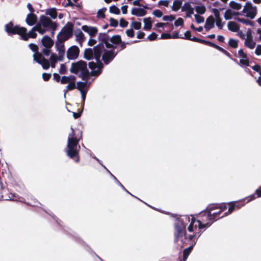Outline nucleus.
Listing matches in <instances>:
<instances>
[{"label": "nucleus", "mask_w": 261, "mask_h": 261, "mask_svg": "<svg viewBox=\"0 0 261 261\" xmlns=\"http://www.w3.org/2000/svg\"><path fill=\"white\" fill-rule=\"evenodd\" d=\"M71 73L78 74V77L82 79H86V74L89 73L95 77L98 76L101 73L95 66V62H87L81 60L71 63L69 69Z\"/></svg>", "instance_id": "1"}, {"label": "nucleus", "mask_w": 261, "mask_h": 261, "mask_svg": "<svg viewBox=\"0 0 261 261\" xmlns=\"http://www.w3.org/2000/svg\"><path fill=\"white\" fill-rule=\"evenodd\" d=\"M71 133L68 137L66 155L71 159L74 160L76 163L80 161L79 151L81 148L79 145V140L75 137L74 129L71 127Z\"/></svg>", "instance_id": "2"}, {"label": "nucleus", "mask_w": 261, "mask_h": 261, "mask_svg": "<svg viewBox=\"0 0 261 261\" xmlns=\"http://www.w3.org/2000/svg\"><path fill=\"white\" fill-rule=\"evenodd\" d=\"M182 218H176L177 222L174 224L175 232H174V242L178 241L179 237L186 234V226L188 223L190 222V218L189 216L184 215L182 216Z\"/></svg>", "instance_id": "3"}, {"label": "nucleus", "mask_w": 261, "mask_h": 261, "mask_svg": "<svg viewBox=\"0 0 261 261\" xmlns=\"http://www.w3.org/2000/svg\"><path fill=\"white\" fill-rule=\"evenodd\" d=\"M92 48L94 49L93 50L94 51V59L96 61V62H95V66L97 68L99 71L102 73L104 65L100 59L106 48L102 43H99Z\"/></svg>", "instance_id": "4"}, {"label": "nucleus", "mask_w": 261, "mask_h": 261, "mask_svg": "<svg viewBox=\"0 0 261 261\" xmlns=\"http://www.w3.org/2000/svg\"><path fill=\"white\" fill-rule=\"evenodd\" d=\"M5 31L10 36L15 34L20 36L22 33H26L27 29L23 27H20L18 25H15L13 22L10 21L5 24Z\"/></svg>", "instance_id": "5"}, {"label": "nucleus", "mask_w": 261, "mask_h": 261, "mask_svg": "<svg viewBox=\"0 0 261 261\" xmlns=\"http://www.w3.org/2000/svg\"><path fill=\"white\" fill-rule=\"evenodd\" d=\"M73 24L71 22H67L58 34L57 37H59L64 39V40H68L71 38L73 35Z\"/></svg>", "instance_id": "6"}, {"label": "nucleus", "mask_w": 261, "mask_h": 261, "mask_svg": "<svg viewBox=\"0 0 261 261\" xmlns=\"http://www.w3.org/2000/svg\"><path fill=\"white\" fill-rule=\"evenodd\" d=\"M118 53V51L115 52L113 49H106L102 55L101 60L103 61V63L105 65H108L113 60Z\"/></svg>", "instance_id": "7"}, {"label": "nucleus", "mask_w": 261, "mask_h": 261, "mask_svg": "<svg viewBox=\"0 0 261 261\" xmlns=\"http://www.w3.org/2000/svg\"><path fill=\"white\" fill-rule=\"evenodd\" d=\"M80 49L76 45H72L68 48L66 53V57L69 60H74L79 58Z\"/></svg>", "instance_id": "8"}, {"label": "nucleus", "mask_w": 261, "mask_h": 261, "mask_svg": "<svg viewBox=\"0 0 261 261\" xmlns=\"http://www.w3.org/2000/svg\"><path fill=\"white\" fill-rule=\"evenodd\" d=\"M33 60L35 62L38 63L42 66L43 69L45 70L48 69L50 67L49 61L45 58L43 56L41 55L39 57L33 56Z\"/></svg>", "instance_id": "9"}, {"label": "nucleus", "mask_w": 261, "mask_h": 261, "mask_svg": "<svg viewBox=\"0 0 261 261\" xmlns=\"http://www.w3.org/2000/svg\"><path fill=\"white\" fill-rule=\"evenodd\" d=\"M37 28V25H36L28 33L27 31L26 33H22L20 35L21 39L24 41H28L30 38H36L37 36V34L36 32Z\"/></svg>", "instance_id": "10"}, {"label": "nucleus", "mask_w": 261, "mask_h": 261, "mask_svg": "<svg viewBox=\"0 0 261 261\" xmlns=\"http://www.w3.org/2000/svg\"><path fill=\"white\" fill-rule=\"evenodd\" d=\"M212 11L215 18L217 19L216 22V25L217 26L219 29L222 30L223 29V27L225 22L222 21V19L220 17V13H219V10H218V9L216 8H213L212 9Z\"/></svg>", "instance_id": "11"}, {"label": "nucleus", "mask_w": 261, "mask_h": 261, "mask_svg": "<svg viewBox=\"0 0 261 261\" xmlns=\"http://www.w3.org/2000/svg\"><path fill=\"white\" fill-rule=\"evenodd\" d=\"M66 41L62 38L57 37V40L55 43V48L58 52H65L64 42Z\"/></svg>", "instance_id": "12"}, {"label": "nucleus", "mask_w": 261, "mask_h": 261, "mask_svg": "<svg viewBox=\"0 0 261 261\" xmlns=\"http://www.w3.org/2000/svg\"><path fill=\"white\" fill-rule=\"evenodd\" d=\"M37 21V15L33 13H30L27 15L25 19L27 24L29 26H33L36 24Z\"/></svg>", "instance_id": "13"}, {"label": "nucleus", "mask_w": 261, "mask_h": 261, "mask_svg": "<svg viewBox=\"0 0 261 261\" xmlns=\"http://www.w3.org/2000/svg\"><path fill=\"white\" fill-rule=\"evenodd\" d=\"M42 46L46 47H51L54 44V40L48 35H45L41 39Z\"/></svg>", "instance_id": "14"}, {"label": "nucleus", "mask_w": 261, "mask_h": 261, "mask_svg": "<svg viewBox=\"0 0 261 261\" xmlns=\"http://www.w3.org/2000/svg\"><path fill=\"white\" fill-rule=\"evenodd\" d=\"M215 20L212 15L208 16L205 21L204 28L206 31H210L214 27Z\"/></svg>", "instance_id": "15"}, {"label": "nucleus", "mask_w": 261, "mask_h": 261, "mask_svg": "<svg viewBox=\"0 0 261 261\" xmlns=\"http://www.w3.org/2000/svg\"><path fill=\"white\" fill-rule=\"evenodd\" d=\"M146 13V11L141 8H133L131 11V14L137 17L144 16Z\"/></svg>", "instance_id": "16"}, {"label": "nucleus", "mask_w": 261, "mask_h": 261, "mask_svg": "<svg viewBox=\"0 0 261 261\" xmlns=\"http://www.w3.org/2000/svg\"><path fill=\"white\" fill-rule=\"evenodd\" d=\"M196 242L197 240H194L193 243H192L189 247L184 249L182 257L183 261H186L187 259L188 256L191 252L194 246L196 244Z\"/></svg>", "instance_id": "17"}, {"label": "nucleus", "mask_w": 261, "mask_h": 261, "mask_svg": "<svg viewBox=\"0 0 261 261\" xmlns=\"http://www.w3.org/2000/svg\"><path fill=\"white\" fill-rule=\"evenodd\" d=\"M39 21L41 26L44 28H47L50 23H52V20L44 15H41L40 16Z\"/></svg>", "instance_id": "18"}, {"label": "nucleus", "mask_w": 261, "mask_h": 261, "mask_svg": "<svg viewBox=\"0 0 261 261\" xmlns=\"http://www.w3.org/2000/svg\"><path fill=\"white\" fill-rule=\"evenodd\" d=\"M94 49L92 48H86L84 53V58L86 60L90 61L94 59Z\"/></svg>", "instance_id": "19"}, {"label": "nucleus", "mask_w": 261, "mask_h": 261, "mask_svg": "<svg viewBox=\"0 0 261 261\" xmlns=\"http://www.w3.org/2000/svg\"><path fill=\"white\" fill-rule=\"evenodd\" d=\"M74 35L76 38V41L79 42L80 46H82V43L84 40V34L80 29H77L74 32Z\"/></svg>", "instance_id": "20"}, {"label": "nucleus", "mask_w": 261, "mask_h": 261, "mask_svg": "<svg viewBox=\"0 0 261 261\" xmlns=\"http://www.w3.org/2000/svg\"><path fill=\"white\" fill-rule=\"evenodd\" d=\"M248 10L245 16L251 19L255 18L257 14V7L256 6L248 7Z\"/></svg>", "instance_id": "21"}, {"label": "nucleus", "mask_w": 261, "mask_h": 261, "mask_svg": "<svg viewBox=\"0 0 261 261\" xmlns=\"http://www.w3.org/2000/svg\"><path fill=\"white\" fill-rule=\"evenodd\" d=\"M86 79H82V80L84 81L83 82L82 81H79L77 82V87L78 88L80 87V85H85L86 86V88H88L89 89V87L91 83V82H89V80L90 79L91 76H93V75H91L89 73L86 74Z\"/></svg>", "instance_id": "22"}, {"label": "nucleus", "mask_w": 261, "mask_h": 261, "mask_svg": "<svg viewBox=\"0 0 261 261\" xmlns=\"http://www.w3.org/2000/svg\"><path fill=\"white\" fill-rule=\"evenodd\" d=\"M221 208L220 206V204H209L207 207H206V209L203 210L201 212L200 214H202L203 213V215L202 216H205V215L207 214V212H211L213 210H216V209H218V208Z\"/></svg>", "instance_id": "23"}, {"label": "nucleus", "mask_w": 261, "mask_h": 261, "mask_svg": "<svg viewBox=\"0 0 261 261\" xmlns=\"http://www.w3.org/2000/svg\"><path fill=\"white\" fill-rule=\"evenodd\" d=\"M45 14L49 15L53 19H56L58 16L57 9L55 8L47 9L45 11Z\"/></svg>", "instance_id": "24"}, {"label": "nucleus", "mask_w": 261, "mask_h": 261, "mask_svg": "<svg viewBox=\"0 0 261 261\" xmlns=\"http://www.w3.org/2000/svg\"><path fill=\"white\" fill-rule=\"evenodd\" d=\"M227 27L228 30L233 32H237L240 30L239 25L234 21H229Z\"/></svg>", "instance_id": "25"}, {"label": "nucleus", "mask_w": 261, "mask_h": 261, "mask_svg": "<svg viewBox=\"0 0 261 261\" xmlns=\"http://www.w3.org/2000/svg\"><path fill=\"white\" fill-rule=\"evenodd\" d=\"M98 39L100 41L99 43H102L104 45V43L107 41H109L110 38L108 35V32L107 33H100L98 34Z\"/></svg>", "instance_id": "26"}, {"label": "nucleus", "mask_w": 261, "mask_h": 261, "mask_svg": "<svg viewBox=\"0 0 261 261\" xmlns=\"http://www.w3.org/2000/svg\"><path fill=\"white\" fill-rule=\"evenodd\" d=\"M196 222L198 223V224L197 226V225H195V227H197L199 230H201L203 228L206 229V228H208L213 223V222H206L205 223H202L199 220H197Z\"/></svg>", "instance_id": "27"}, {"label": "nucleus", "mask_w": 261, "mask_h": 261, "mask_svg": "<svg viewBox=\"0 0 261 261\" xmlns=\"http://www.w3.org/2000/svg\"><path fill=\"white\" fill-rule=\"evenodd\" d=\"M144 26L143 29L145 30H150L152 28V21L150 17L144 18L143 19Z\"/></svg>", "instance_id": "28"}, {"label": "nucleus", "mask_w": 261, "mask_h": 261, "mask_svg": "<svg viewBox=\"0 0 261 261\" xmlns=\"http://www.w3.org/2000/svg\"><path fill=\"white\" fill-rule=\"evenodd\" d=\"M30 49L34 53L33 57L35 55L36 57H39L41 56L40 53L38 51V47L36 44L31 43L29 45Z\"/></svg>", "instance_id": "29"}, {"label": "nucleus", "mask_w": 261, "mask_h": 261, "mask_svg": "<svg viewBox=\"0 0 261 261\" xmlns=\"http://www.w3.org/2000/svg\"><path fill=\"white\" fill-rule=\"evenodd\" d=\"M110 42L114 45H117L120 42H122L121 36L119 35H115L113 36L110 39Z\"/></svg>", "instance_id": "30"}, {"label": "nucleus", "mask_w": 261, "mask_h": 261, "mask_svg": "<svg viewBox=\"0 0 261 261\" xmlns=\"http://www.w3.org/2000/svg\"><path fill=\"white\" fill-rule=\"evenodd\" d=\"M221 212L222 210L214 213H212L211 212H207V214L205 215L206 216L208 220L211 221L213 220L215 218L219 217Z\"/></svg>", "instance_id": "31"}, {"label": "nucleus", "mask_w": 261, "mask_h": 261, "mask_svg": "<svg viewBox=\"0 0 261 261\" xmlns=\"http://www.w3.org/2000/svg\"><path fill=\"white\" fill-rule=\"evenodd\" d=\"M57 55L56 53H51V55L49 58V60L50 62V66H51L52 67H55L56 66V64L57 62Z\"/></svg>", "instance_id": "32"}, {"label": "nucleus", "mask_w": 261, "mask_h": 261, "mask_svg": "<svg viewBox=\"0 0 261 261\" xmlns=\"http://www.w3.org/2000/svg\"><path fill=\"white\" fill-rule=\"evenodd\" d=\"M234 19L237 20L238 21L243 23V24L246 25H250L252 27L254 26V22L252 21H250V20L241 18L239 17H235Z\"/></svg>", "instance_id": "33"}, {"label": "nucleus", "mask_w": 261, "mask_h": 261, "mask_svg": "<svg viewBox=\"0 0 261 261\" xmlns=\"http://www.w3.org/2000/svg\"><path fill=\"white\" fill-rule=\"evenodd\" d=\"M21 199L22 198L17 194L10 193L9 195V198L6 200L22 201Z\"/></svg>", "instance_id": "34"}, {"label": "nucleus", "mask_w": 261, "mask_h": 261, "mask_svg": "<svg viewBox=\"0 0 261 261\" xmlns=\"http://www.w3.org/2000/svg\"><path fill=\"white\" fill-rule=\"evenodd\" d=\"M111 176L114 178L115 180V182L120 186L123 190L125 191L127 193L130 194V195H133L132 194H131L128 190L126 189V188L124 187V186L118 180V179L111 173L110 172L109 173Z\"/></svg>", "instance_id": "35"}, {"label": "nucleus", "mask_w": 261, "mask_h": 261, "mask_svg": "<svg viewBox=\"0 0 261 261\" xmlns=\"http://www.w3.org/2000/svg\"><path fill=\"white\" fill-rule=\"evenodd\" d=\"M194 9H195V11L198 14L202 15L204 14L206 11V8L203 5L197 6Z\"/></svg>", "instance_id": "36"}, {"label": "nucleus", "mask_w": 261, "mask_h": 261, "mask_svg": "<svg viewBox=\"0 0 261 261\" xmlns=\"http://www.w3.org/2000/svg\"><path fill=\"white\" fill-rule=\"evenodd\" d=\"M182 2L181 0H175L173 3V6L172 7V10L173 11H178L181 7Z\"/></svg>", "instance_id": "37"}, {"label": "nucleus", "mask_w": 261, "mask_h": 261, "mask_svg": "<svg viewBox=\"0 0 261 261\" xmlns=\"http://www.w3.org/2000/svg\"><path fill=\"white\" fill-rule=\"evenodd\" d=\"M244 44L249 48L253 49L255 47L256 43L254 41H253L252 39H251L250 40L246 39L244 42Z\"/></svg>", "instance_id": "38"}, {"label": "nucleus", "mask_w": 261, "mask_h": 261, "mask_svg": "<svg viewBox=\"0 0 261 261\" xmlns=\"http://www.w3.org/2000/svg\"><path fill=\"white\" fill-rule=\"evenodd\" d=\"M230 7L236 10H239L242 8V5L240 3H237L233 1H231L229 3Z\"/></svg>", "instance_id": "39"}, {"label": "nucleus", "mask_w": 261, "mask_h": 261, "mask_svg": "<svg viewBox=\"0 0 261 261\" xmlns=\"http://www.w3.org/2000/svg\"><path fill=\"white\" fill-rule=\"evenodd\" d=\"M190 40H191V41H193L194 42H198L200 43H202V44H205L207 45L209 42V41H208V40H203V39H202L201 38H197L196 37H192V38H190Z\"/></svg>", "instance_id": "40"}, {"label": "nucleus", "mask_w": 261, "mask_h": 261, "mask_svg": "<svg viewBox=\"0 0 261 261\" xmlns=\"http://www.w3.org/2000/svg\"><path fill=\"white\" fill-rule=\"evenodd\" d=\"M109 11L111 13H113L116 15L120 14V9L117 7L115 5H112L110 7Z\"/></svg>", "instance_id": "41"}, {"label": "nucleus", "mask_w": 261, "mask_h": 261, "mask_svg": "<svg viewBox=\"0 0 261 261\" xmlns=\"http://www.w3.org/2000/svg\"><path fill=\"white\" fill-rule=\"evenodd\" d=\"M207 45H208L210 46H211V47H213L218 49V50H219L220 51H221L222 53H223L224 51L225 50L224 48H223L222 47H221V46H220L217 45L216 44H215V43H214L213 42H211L210 41H209V42L208 43Z\"/></svg>", "instance_id": "42"}, {"label": "nucleus", "mask_w": 261, "mask_h": 261, "mask_svg": "<svg viewBox=\"0 0 261 261\" xmlns=\"http://www.w3.org/2000/svg\"><path fill=\"white\" fill-rule=\"evenodd\" d=\"M224 17L225 20H230L232 17V11L230 9H227L226 10L224 13Z\"/></svg>", "instance_id": "43"}, {"label": "nucleus", "mask_w": 261, "mask_h": 261, "mask_svg": "<svg viewBox=\"0 0 261 261\" xmlns=\"http://www.w3.org/2000/svg\"><path fill=\"white\" fill-rule=\"evenodd\" d=\"M229 45L233 48H236L238 46V41L232 38H230L228 41Z\"/></svg>", "instance_id": "44"}, {"label": "nucleus", "mask_w": 261, "mask_h": 261, "mask_svg": "<svg viewBox=\"0 0 261 261\" xmlns=\"http://www.w3.org/2000/svg\"><path fill=\"white\" fill-rule=\"evenodd\" d=\"M107 10L106 7H103L98 10L97 13V16L99 18H104L105 17V12Z\"/></svg>", "instance_id": "45"}, {"label": "nucleus", "mask_w": 261, "mask_h": 261, "mask_svg": "<svg viewBox=\"0 0 261 261\" xmlns=\"http://www.w3.org/2000/svg\"><path fill=\"white\" fill-rule=\"evenodd\" d=\"M109 41H107L104 43V46H105L108 49H113V50H115L117 47L116 46L114 45L111 42L110 43Z\"/></svg>", "instance_id": "46"}, {"label": "nucleus", "mask_w": 261, "mask_h": 261, "mask_svg": "<svg viewBox=\"0 0 261 261\" xmlns=\"http://www.w3.org/2000/svg\"><path fill=\"white\" fill-rule=\"evenodd\" d=\"M229 206L228 208V213H230L231 214L235 210L236 206V202L232 201L229 203Z\"/></svg>", "instance_id": "47"}, {"label": "nucleus", "mask_w": 261, "mask_h": 261, "mask_svg": "<svg viewBox=\"0 0 261 261\" xmlns=\"http://www.w3.org/2000/svg\"><path fill=\"white\" fill-rule=\"evenodd\" d=\"M175 16H174L173 15H164L162 18V20L164 21H172L174 20H175Z\"/></svg>", "instance_id": "48"}, {"label": "nucleus", "mask_w": 261, "mask_h": 261, "mask_svg": "<svg viewBox=\"0 0 261 261\" xmlns=\"http://www.w3.org/2000/svg\"><path fill=\"white\" fill-rule=\"evenodd\" d=\"M110 25L112 27L116 28L118 25V20L114 18H110Z\"/></svg>", "instance_id": "49"}, {"label": "nucleus", "mask_w": 261, "mask_h": 261, "mask_svg": "<svg viewBox=\"0 0 261 261\" xmlns=\"http://www.w3.org/2000/svg\"><path fill=\"white\" fill-rule=\"evenodd\" d=\"M192 8L191 7V5L190 4V2H186L184 4L182 7L181 8V11L184 12L185 11H188V10H190Z\"/></svg>", "instance_id": "50"}, {"label": "nucleus", "mask_w": 261, "mask_h": 261, "mask_svg": "<svg viewBox=\"0 0 261 261\" xmlns=\"http://www.w3.org/2000/svg\"><path fill=\"white\" fill-rule=\"evenodd\" d=\"M152 14L157 18H161L163 15V13L159 9H155L153 11Z\"/></svg>", "instance_id": "51"}, {"label": "nucleus", "mask_w": 261, "mask_h": 261, "mask_svg": "<svg viewBox=\"0 0 261 261\" xmlns=\"http://www.w3.org/2000/svg\"><path fill=\"white\" fill-rule=\"evenodd\" d=\"M119 25L121 28H126L128 24V21H127L124 18H121L120 19Z\"/></svg>", "instance_id": "52"}, {"label": "nucleus", "mask_w": 261, "mask_h": 261, "mask_svg": "<svg viewBox=\"0 0 261 261\" xmlns=\"http://www.w3.org/2000/svg\"><path fill=\"white\" fill-rule=\"evenodd\" d=\"M196 22L198 23H201L204 22V18L203 16H199L197 14L194 15Z\"/></svg>", "instance_id": "53"}, {"label": "nucleus", "mask_w": 261, "mask_h": 261, "mask_svg": "<svg viewBox=\"0 0 261 261\" xmlns=\"http://www.w3.org/2000/svg\"><path fill=\"white\" fill-rule=\"evenodd\" d=\"M80 93H81V97L82 99V107L83 109H84L87 91L83 92L81 90H80Z\"/></svg>", "instance_id": "54"}, {"label": "nucleus", "mask_w": 261, "mask_h": 261, "mask_svg": "<svg viewBox=\"0 0 261 261\" xmlns=\"http://www.w3.org/2000/svg\"><path fill=\"white\" fill-rule=\"evenodd\" d=\"M50 48H51V47H44L43 49L42 50V54L45 56H46V57L49 56V55H50V54L51 53Z\"/></svg>", "instance_id": "55"}, {"label": "nucleus", "mask_w": 261, "mask_h": 261, "mask_svg": "<svg viewBox=\"0 0 261 261\" xmlns=\"http://www.w3.org/2000/svg\"><path fill=\"white\" fill-rule=\"evenodd\" d=\"M158 37V34L154 32L151 33L147 37V39L149 41H153L155 40Z\"/></svg>", "instance_id": "56"}, {"label": "nucleus", "mask_w": 261, "mask_h": 261, "mask_svg": "<svg viewBox=\"0 0 261 261\" xmlns=\"http://www.w3.org/2000/svg\"><path fill=\"white\" fill-rule=\"evenodd\" d=\"M184 23V20L182 18H178L174 21V25L175 27H179L182 25Z\"/></svg>", "instance_id": "57"}, {"label": "nucleus", "mask_w": 261, "mask_h": 261, "mask_svg": "<svg viewBox=\"0 0 261 261\" xmlns=\"http://www.w3.org/2000/svg\"><path fill=\"white\" fill-rule=\"evenodd\" d=\"M92 28H94V30H90L89 32H88V34L91 37H94L98 32V29L95 27H92Z\"/></svg>", "instance_id": "58"}, {"label": "nucleus", "mask_w": 261, "mask_h": 261, "mask_svg": "<svg viewBox=\"0 0 261 261\" xmlns=\"http://www.w3.org/2000/svg\"><path fill=\"white\" fill-rule=\"evenodd\" d=\"M192 33L190 31H187L185 33L184 36L180 37L181 39L190 40V38H192L191 37Z\"/></svg>", "instance_id": "59"}, {"label": "nucleus", "mask_w": 261, "mask_h": 261, "mask_svg": "<svg viewBox=\"0 0 261 261\" xmlns=\"http://www.w3.org/2000/svg\"><path fill=\"white\" fill-rule=\"evenodd\" d=\"M67 89L68 90H72L76 88V85L75 84L74 82H72L68 84V85L66 87Z\"/></svg>", "instance_id": "60"}, {"label": "nucleus", "mask_w": 261, "mask_h": 261, "mask_svg": "<svg viewBox=\"0 0 261 261\" xmlns=\"http://www.w3.org/2000/svg\"><path fill=\"white\" fill-rule=\"evenodd\" d=\"M126 34L128 37L132 38L135 36V31L133 29H127L126 31Z\"/></svg>", "instance_id": "61"}, {"label": "nucleus", "mask_w": 261, "mask_h": 261, "mask_svg": "<svg viewBox=\"0 0 261 261\" xmlns=\"http://www.w3.org/2000/svg\"><path fill=\"white\" fill-rule=\"evenodd\" d=\"M67 72L66 67L64 64H62L60 65L59 73L60 74H65Z\"/></svg>", "instance_id": "62"}, {"label": "nucleus", "mask_w": 261, "mask_h": 261, "mask_svg": "<svg viewBox=\"0 0 261 261\" xmlns=\"http://www.w3.org/2000/svg\"><path fill=\"white\" fill-rule=\"evenodd\" d=\"M51 75L50 73L45 72L42 73V79L45 82L48 81L51 77Z\"/></svg>", "instance_id": "63"}, {"label": "nucleus", "mask_w": 261, "mask_h": 261, "mask_svg": "<svg viewBox=\"0 0 261 261\" xmlns=\"http://www.w3.org/2000/svg\"><path fill=\"white\" fill-rule=\"evenodd\" d=\"M255 54L257 56L261 55V44H258L255 50Z\"/></svg>", "instance_id": "64"}]
</instances>
